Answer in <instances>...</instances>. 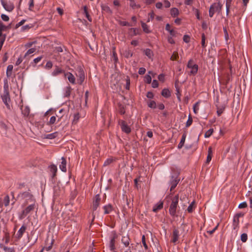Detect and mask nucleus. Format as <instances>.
Listing matches in <instances>:
<instances>
[{"label":"nucleus","instance_id":"f257e3e1","mask_svg":"<svg viewBox=\"0 0 252 252\" xmlns=\"http://www.w3.org/2000/svg\"><path fill=\"white\" fill-rule=\"evenodd\" d=\"M18 197L21 198L22 199L25 200V202L24 204L27 205L29 203H34L35 202V200L33 198V195L31 194V193L29 191H25L23 192L20 193Z\"/></svg>","mask_w":252,"mask_h":252},{"label":"nucleus","instance_id":"f03ea898","mask_svg":"<svg viewBox=\"0 0 252 252\" xmlns=\"http://www.w3.org/2000/svg\"><path fill=\"white\" fill-rule=\"evenodd\" d=\"M1 98L3 103L6 105V106L7 107H9L8 102H9L10 98L8 91V85L6 80L4 82V83L3 93L1 95Z\"/></svg>","mask_w":252,"mask_h":252},{"label":"nucleus","instance_id":"7ed1b4c3","mask_svg":"<svg viewBox=\"0 0 252 252\" xmlns=\"http://www.w3.org/2000/svg\"><path fill=\"white\" fill-rule=\"evenodd\" d=\"M222 5L220 2L213 3L210 7L209 14L210 17H212L215 12L220 14L221 11Z\"/></svg>","mask_w":252,"mask_h":252},{"label":"nucleus","instance_id":"20e7f679","mask_svg":"<svg viewBox=\"0 0 252 252\" xmlns=\"http://www.w3.org/2000/svg\"><path fill=\"white\" fill-rule=\"evenodd\" d=\"M179 196L175 195L172 199V202L170 206L169 211L170 214L174 216L176 215L177 207L178 204Z\"/></svg>","mask_w":252,"mask_h":252},{"label":"nucleus","instance_id":"39448f33","mask_svg":"<svg viewBox=\"0 0 252 252\" xmlns=\"http://www.w3.org/2000/svg\"><path fill=\"white\" fill-rule=\"evenodd\" d=\"M187 67L190 69V75H194L197 73L198 69V65L194 64L192 60H190L188 62Z\"/></svg>","mask_w":252,"mask_h":252},{"label":"nucleus","instance_id":"423d86ee","mask_svg":"<svg viewBox=\"0 0 252 252\" xmlns=\"http://www.w3.org/2000/svg\"><path fill=\"white\" fill-rule=\"evenodd\" d=\"M35 207V202L31 203V204L27 206L22 213V215L20 216V219H22L24 218L28 214L31 212L33 211Z\"/></svg>","mask_w":252,"mask_h":252},{"label":"nucleus","instance_id":"0eeeda50","mask_svg":"<svg viewBox=\"0 0 252 252\" xmlns=\"http://www.w3.org/2000/svg\"><path fill=\"white\" fill-rule=\"evenodd\" d=\"M0 2L4 9L8 12L12 11L14 8V4L10 1L7 2L5 0H1Z\"/></svg>","mask_w":252,"mask_h":252},{"label":"nucleus","instance_id":"6e6552de","mask_svg":"<svg viewBox=\"0 0 252 252\" xmlns=\"http://www.w3.org/2000/svg\"><path fill=\"white\" fill-rule=\"evenodd\" d=\"M119 125L120 126L122 130L126 133H129L131 131L130 127L123 120L119 121Z\"/></svg>","mask_w":252,"mask_h":252},{"label":"nucleus","instance_id":"1a4fd4ad","mask_svg":"<svg viewBox=\"0 0 252 252\" xmlns=\"http://www.w3.org/2000/svg\"><path fill=\"white\" fill-rule=\"evenodd\" d=\"M179 181L180 179L176 176H171L169 182V184L171 186L170 191H172L176 188Z\"/></svg>","mask_w":252,"mask_h":252},{"label":"nucleus","instance_id":"9d476101","mask_svg":"<svg viewBox=\"0 0 252 252\" xmlns=\"http://www.w3.org/2000/svg\"><path fill=\"white\" fill-rule=\"evenodd\" d=\"M101 201V198L99 194H96L94 198L93 203V211L96 210L98 207L99 206Z\"/></svg>","mask_w":252,"mask_h":252},{"label":"nucleus","instance_id":"9b49d317","mask_svg":"<svg viewBox=\"0 0 252 252\" xmlns=\"http://www.w3.org/2000/svg\"><path fill=\"white\" fill-rule=\"evenodd\" d=\"M76 75L79 77V79L77 80L78 83L80 85L82 84L85 78L84 72L82 68H80L79 69L78 74Z\"/></svg>","mask_w":252,"mask_h":252},{"label":"nucleus","instance_id":"f8f14e48","mask_svg":"<svg viewBox=\"0 0 252 252\" xmlns=\"http://www.w3.org/2000/svg\"><path fill=\"white\" fill-rule=\"evenodd\" d=\"M179 237V231L177 229H174L173 231L172 239L171 242L176 243L178 240Z\"/></svg>","mask_w":252,"mask_h":252},{"label":"nucleus","instance_id":"ddd939ff","mask_svg":"<svg viewBox=\"0 0 252 252\" xmlns=\"http://www.w3.org/2000/svg\"><path fill=\"white\" fill-rule=\"evenodd\" d=\"M64 76L67 77L68 81L72 84L75 83V78L74 75L70 72L64 73Z\"/></svg>","mask_w":252,"mask_h":252},{"label":"nucleus","instance_id":"4468645a","mask_svg":"<svg viewBox=\"0 0 252 252\" xmlns=\"http://www.w3.org/2000/svg\"><path fill=\"white\" fill-rule=\"evenodd\" d=\"M116 237H117V236L116 234H114L113 236H112L110 237L109 247H110V249L111 251H113L115 249V239H116Z\"/></svg>","mask_w":252,"mask_h":252},{"label":"nucleus","instance_id":"2eb2a0df","mask_svg":"<svg viewBox=\"0 0 252 252\" xmlns=\"http://www.w3.org/2000/svg\"><path fill=\"white\" fill-rule=\"evenodd\" d=\"M26 230V226L24 225H22V227L19 229L16 234V237H17L18 239H20L21 238H22Z\"/></svg>","mask_w":252,"mask_h":252},{"label":"nucleus","instance_id":"dca6fc26","mask_svg":"<svg viewBox=\"0 0 252 252\" xmlns=\"http://www.w3.org/2000/svg\"><path fill=\"white\" fill-rule=\"evenodd\" d=\"M62 73H65L64 70H63L61 68L59 67V66H56L55 69L52 73V75L54 76H56Z\"/></svg>","mask_w":252,"mask_h":252},{"label":"nucleus","instance_id":"f3484780","mask_svg":"<svg viewBox=\"0 0 252 252\" xmlns=\"http://www.w3.org/2000/svg\"><path fill=\"white\" fill-rule=\"evenodd\" d=\"M62 160L61 164L59 165V167L62 171L65 172L66 171V161L64 157L62 158Z\"/></svg>","mask_w":252,"mask_h":252},{"label":"nucleus","instance_id":"a211bd4d","mask_svg":"<svg viewBox=\"0 0 252 252\" xmlns=\"http://www.w3.org/2000/svg\"><path fill=\"white\" fill-rule=\"evenodd\" d=\"M122 243L126 246L128 247L129 245L130 239L128 235L123 236L122 238Z\"/></svg>","mask_w":252,"mask_h":252},{"label":"nucleus","instance_id":"6ab92c4d","mask_svg":"<svg viewBox=\"0 0 252 252\" xmlns=\"http://www.w3.org/2000/svg\"><path fill=\"white\" fill-rule=\"evenodd\" d=\"M162 207L163 203L162 202H158L153 207V211L157 212L158 210H160Z\"/></svg>","mask_w":252,"mask_h":252},{"label":"nucleus","instance_id":"aec40b11","mask_svg":"<svg viewBox=\"0 0 252 252\" xmlns=\"http://www.w3.org/2000/svg\"><path fill=\"white\" fill-rule=\"evenodd\" d=\"M0 248L2 249L4 252H15V249L14 248L7 247L4 246L3 244L0 245Z\"/></svg>","mask_w":252,"mask_h":252},{"label":"nucleus","instance_id":"412c9836","mask_svg":"<svg viewBox=\"0 0 252 252\" xmlns=\"http://www.w3.org/2000/svg\"><path fill=\"white\" fill-rule=\"evenodd\" d=\"M50 171L52 173V178H53L56 176V173L57 171V166L55 165H51L50 166Z\"/></svg>","mask_w":252,"mask_h":252},{"label":"nucleus","instance_id":"4be33fe9","mask_svg":"<svg viewBox=\"0 0 252 252\" xmlns=\"http://www.w3.org/2000/svg\"><path fill=\"white\" fill-rule=\"evenodd\" d=\"M165 30L167 31L171 36H175L176 32L173 30L171 29L170 25L167 24L165 26Z\"/></svg>","mask_w":252,"mask_h":252},{"label":"nucleus","instance_id":"5701e85b","mask_svg":"<svg viewBox=\"0 0 252 252\" xmlns=\"http://www.w3.org/2000/svg\"><path fill=\"white\" fill-rule=\"evenodd\" d=\"M239 220L238 219L233 218V228L234 230H237L239 227Z\"/></svg>","mask_w":252,"mask_h":252},{"label":"nucleus","instance_id":"b1692460","mask_svg":"<svg viewBox=\"0 0 252 252\" xmlns=\"http://www.w3.org/2000/svg\"><path fill=\"white\" fill-rule=\"evenodd\" d=\"M21 110H22V114L25 117H27L29 116L30 112V109L28 107L26 106L24 108H22Z\"/></svg>","mask_w":252,"mask_h":252},{"label":"nucleus","instance_id":"393cba45","mask_svg":"<svg viewBox=\"0 0 252 252\" xmlns=\"http://www.w3.org/2000/svg\"><path fill=\"white\" fill-rule=\"evenodd\" d=\"M179 14V11L177 8H172L170 10V14L173 17L177 16Z\"/></svg>","mask_w":252,"mask_h":252},{"label":"nucleus","instance_id":"a878e982","mask_svg":"<svg viewBox=\"0 0 252 252\" xmlns=\"http://www.w3.org/2000/svg\"><path fill=\"white\" fill-rule=\"evenodd\" d=\"M103 209L104 210V214H108L112 211V207L110 204H108L103 206Z\"/></svg>","mask_w":252,"mask_h":252},{"label":"nucleus","instance_id":"bb28decb","mask_svg":"<svg viewBox=\"0 0 252 252\" xmlns=\"http://www.w3.org/2000/svg\"><path fill=\"white\" fill-rule=\"evenodd\" d=\"M161 95L166 98H168L170 96V93L168 89H164L162 91Z\"/></svg>","mask_w":252,"mask_h":252},{"label":"nucleus","instance_id":"cd10ccee","mask_svg":"<svg viewBox=\"0 0 252 252\" xmlns=\"http://www.w3.org/2000/svg\"><path fill=\"white\" fill-rule=\"evenodd\" d=\"M141 26L143 29V31L146 33H150L151 31L149 29V26L145 23H141Z\"/></svg>","mask_w":252,"mask_h":252},{"label":"nucleus","instance_id":"c85d7f7f","mask_svg":"<svg viewBox=\"0 0 252 252\" xmlns=\"http://www.w3.org/2000/svg\"><path fill=\"white\" fill-rule=\"evenodd\" d=\"M13 66L12 65H9L7 67L6 76H7V77H9L10 76H11V75L12 74V71L13 70Z\"/></svg>","mask_w":252,"mask_h":252},{"label":"nucleus","instance_id":"c756f323","mask_svg":"<svg viewBox=\"0 0 252 252\" xmlns=\"http://www.w3.org/2000/svg\"><path fill=\"white\" fill-rule=\"evenodd\" d=\"M185 139H186V134H184L182 135L181 140L179 144H178V148L179 149H181L183 147V146L185 143Z\"/></svg>","mask_w":252,"mask_h":252},{"label":"nucleus","instance_id":"7c9ffc66","mask_svg":"<svg viewBox=\"0 0 252 252\" xmlns=\"http://www.w3.org/2000/svg\"><path fill=\"white\" fill-rule=\"evenodd\" d=\"M84 13L86 17L88 19V20L90 22H92V18L90 17L88 12V8L86 6H84Z\"/></svg>","mask_w":252,"mask_h":252},{"label":"nucleus","instance_id":"2f4dec72","mask_svg":"<svg viewBox=\"0 0 252 252\" xmlns=\"http://www.w3.org/2000/svg\"><path fill=\"white\" fill-rule=\"evenodd\" d=\"M42 59V56H39L37 58L34 59L32 63H31L32 65L35 67L37 63H38Z\"/></svg>","mask_w":252,"mask_h":252},{"label":"nucleus","instance_id":"473e14b6","mask_svg":"<svg viewBox=\"0 0 252 252\" xmlns=\"http://www.w3.org/2000/svg\"><path fill=\"white\" fill-rule=\"evenodd\" d=\"M129 5L133 9L139 8L140 7V5L139 4H137L135 2L134 0H131L130 1Z\"/></svg>","mask_w":252,"mask_h":252},{"label":"nucleus","instance_id":"72a5a7b5","mask_svg":"<svg viewBox=\"0 0 252 252\" xmlns=\"http://www.w3.org/2000/svg\"><path fill=\"white\" fill-rule=\"evenodd\" d=\"M145 55L150 59L152 58L153 54L152 50L150 49H146L144 51Z\"/></svg>","mask_w":252,"mask_h":252},{"label":"nucleus","instance_id":"f704fd0d","mask_svg":"<svg viewBox=\"0 0 252 252\" xmlns=\"http://www.w3.org/2000/svg\"><path fill=\"white\" fill-rule=\"evenodd\" d=\"M36 51V49L35 48H32L29 49L27 52L25 53L24 58H26L29 55L34 53Z\"/></svg>","mask_w":252,"mask_h":252},{"label":"nucleus","instance_id":"c9c22d12","mask_svg":"<svg viewBox=\"0 0 252 252\" xmlns=\"http://www.w3.org/2000/svg\"><path fill=\"white\" fill-rule=\"evenodd\" d=\"M57 136V133L54 132L46 135L45 138L49 139H52L56 138Z\"/></svg>","mask_w":252,"mask_h":252},{"label":"nucleus","instance_id":"e433bc0d","mask_svg":"<svg viewBox=\"0 0 252 252\" xmlns=\"http://www.w3.org/2000/svg\"><path fill=\"white\" fill-rule=\"evenodd\" d=\"M102 10L106 12L111 13L112 11L110 9V7L106 5H101Z\"/></svg>","mask_w":252,"mask_h":252},{"label":"nucleus","instance_id":"4c0bfd02","mask_svg":"<svg viewBox=\"0 0 252 252\" xmlns=\"http://www.w3.org/2000/svg\"><path fill=\"white\" fill-rule=\"evenodd\" d=\"M32 27H33V25L32 24L26 25L25 26H23L21 28V31L25 32V31H28L29 29H30Z\"/></svg>","mask_w":252,"mask_h":252},{"label":"nucleus","instance_id":"58836bf2","mask_svg":"<svg viewBox=\"0 0 252 252\" xmlns=\"http://www.w3.org/2000/svg\"><path fill=\"white\" fill-rule=\"evenodd\" d=\"M10 202V198L9 196L8 195H6L4 199H3V202L5 206H8Z\"/></svg>","mask_w":252,"mask_h":252},{"label":"nucleus","instance_id":"ea45409f","mask_svg":"<svg viewBox=\"0 0 252 252\" xmlns=\"http://www.w3.org/2000/svg\"><path fill=\"white\" fill-rule=\"evenodd\" d=\"M194 201H192L191 204L188 206L187 210L189 213H191L192 212L193 209H194Z\"/></svg>","mask_w":252,"mask_h":252},{"label":"nucleus","instance_id":"a19ab883","mask_svg":"<svg viewBox=\"0 0 252 252\" xmlns=\"http://www.w3.org/2000/svg\"><path fill=\"white\" fill-rule=\"evenodd\" d=\"M213 129L210 128L208 130H207L204 135L205 137L208 138L213 133Z\"/></svg>","mask_w":252,"mask_h":252},{"label":"nucleus","instance_id":"79ce46f5","mask_svg":"<svg viewBox=\"0 0 252 252\" xmlns=\"http://www.w3.org/2000/svg\"><path fill=\"white\" fill-rule=\"evenodd\" d=\"M205 39L206 37L205 34L203 33L201 35V45L204 48L206 46L205 44Z\"/></svg>","mask_w":252,"mask_h":252},{"label":"nucleus","instance_id":"37998d69","mask_svg":"<svg viewBox=\"0 0 252 252\" xmlns=\"http://www.w3.org/2000/svg\"><path fill=\"white\" fill-rule=\"evenodd\" d=\"M148 106L151 108H155L156 107V103L154 100L150 101L148 103Z\"/></svg>","mask_w":252,"mask_h":252},{"label":"nucleus","instance_id":"c03bdc74","mask_svg":"<svg viewBox=\"0 0 252 252\" xmlns=\"http://www.w3.org/2000/svg\"><path fill=\"white\" fill-rule=\"evenodd\" d=\"M193 112L195 114H197L199 110V102L195 103L193 107Z\"/></svg>","mask_w":252,"mask_h":252},{"label":"nucleus","instance_id":"a18cd8bd","mask_svg":"<svg viewBox=\"0 0 252 252\" xmlns=\"http://www.w3.org/2000/svg\"><path fill=\"white\" fill-rule=\"evenodd\" d=\"M124 55L125 57L129 58L132 56V53L129 50H126L125 52Z\"/></svg>","mask_w":252,"mask_h":252},{"label":"nucleus","instance_id":"49530a36","mask_svg":"<svg viewBox=\"0 0 252 252\" xmlns=\"http://www.w3.org/2000/svg\"><path fill=\"white\" fill-rule=\"evenodd\" d=\"M248 239V235L246 233H243L241 236V240L245 243L247 241Z\"/></svg>","mask_w":252,"mask_h":252},{"label":"nucleus","instance_id":"de8ad7c7","mask_svg":"<svg viewBox=\"0 0 252 252\" xmlns=\"http://www.w3.org/2000/svg\"><path fill=\"white\" fill-rule=\"evenodd\" d=\"M6 26L0 21V37L2 36V31L6 29Z\"/></svg>","mask_w":252,"mask_h":252},{"label":"nucleus","instance_id":"09e8293b","mask_svg":"<svg viewBox=\"0 0 252 252\" xmlns=\"http://www.w3.org/2000/svg\"><path fill=\"white\" fill-rule=\"evenodd\" d=\"M178 58V54L177 52H174L170 58V60L172 61L176 60Z\"/></svg>","mask_w":252,"mask_h":252},{"label":"nucleus","instance_id":"8fccbe9b","mask_svg":"<svg viewBox=\"0 0 252 252\" xmlns=\"http://www.w3.org/2000/svg\"><path fill=\"white\" fill-rule=\"evenodd\" d=\"M56 121V116H52L50 118V121L48 123V125H51L55 124Z\"/></svg>","mask_w":252,"mask_h":252},{"label":"nucleus","instance_id":"3c124183","mask_svg":"<svg viewBox=\"0 0 252 252\" xmlns=\"http://www.w3.org/2000/svg\"><path fill=\"white\" fill-rule=\"evenodd\" d=\"M192 123V119L190 115H189V119L186 123V127L189 126Z\"/></svg>","mask_w":252,"mask_h":252},{"label":"nucleus","instance_id":"603ef678","mask_svg":"<svg viewBox=\"0 0 252 252\" xmlns=\"http://www.w3.org/2000/svg\"><path fill=\"white\" fill-rule=\"evenodd\" d=\"M54 190L55 195L57 196H59V193L58 192V190H60V187L58 186H55Z\"/></svg>","mask_w":252,"mask_h":252},{"label":"nucleus","instance_id":"864d4df0","mask_svg":"<svg viewBox=\"0 0 252 252\" xmlns=\"http://www.w3.org/2000/svg\"><path fill=\"white\" fill-rule=\"evenodd\" d=\"M113 161L112 158H108L104 162L103 165L107 166L111 163Z\"/></svg>","mask_w":252,"mask_h":252},{"label":"nucleus","instance_id":"5fc2aeb1","mask_svg":"<svg viewBox=\"0 0 252 252\" xmlns=\"http://www.w3.org/2000/svg\"><path fill=\"white\" fill-rule=\"evenodd\" d=\"M26 22V20H21L20 22H19L18 23H17L16 25H15V29H18L19 27H20V26H21L22 25H23L25 22Z\"/></svg>","mask_w":252,"mask_h":252},{"label":"nucleus","instance_id":"6e6d98bb","mask_svg":"<svg viewBox=\"0 0 252 252\" xmlns=\"http://www.w3.org/2000/svg\"><path fill=\"white\" fill-rule=\"evenodd\" d=\"M79 119V116L78 114H76L74 116V119L73 120V123L75 124L77 123L78 120Z\"/></svg>","mask_w":252,"mask_h":252},{"label":"nucleus","instance_id":"4d7b16f0","mask_svg":"<svg viewBox=\"0 0 252 252\" xmlns=\"http://www.w3.org/2000/svg\"><path fill=\"white\" fill-rule=\"evenodd\" d=\"M53 63L51 61H48L47 62L45 65V68L47 69H51L52 67Z\"/></svg>","mask_w":252,"mask_h":252},{"label":"nucleus","instance_id":"13d9d810","mask_svg":"<svg viewBox=\"0 0 252 252\" xmlns=\"http://www.w3.org/2000/svg\"><path fill=\"white\" fill-rule=\"evenodd\" d=\"M142 244L144 247V248L146 249H148V246L146 244V240H145V237L144 235H143L142 236Z\"/></svg>","mask_w":252,"mask_h":252},{"label":"nucleus","instance_id":"bf43d9fd","mask_svg":"<svg viewBox=\"0 0 252 252\" xmlns=\"http://www.w3.org/2000/svg\"><path fill=\"white\" fill-rule=\"evenodd\" d=\"M145 81L148 84L151 83L152 81V78L151 76H150L149 75H146L145 76Z\"/></svg>","mask_w":252,"mask_h":252},{"label":"nucleus","instance_id":"052dcab7","mask_svg":"<svg viewBox=\"0 0 252 252\" xmlns=\"http://www.w3.org/2000/svg\"><path fill=\"white\" fill-rule=\"evenodd\" d=\"M247 207V204L246 202H243L241 203L238 206V207L240 209L245 208H246Z\"/></svg>","mask_w":252,"mask_h":252},{"label":"nucleus","instance_id":"680f3d73","mask_svg":"<svg viewBox=\"0 0 252 252\" xmlns=\"http://www.w3.org/2000/svg\"><path fill=\"white\" fill-rule=\"evenodd\" d=\"M71 93V88L70 87H68L66 88V90L65 91V96H68L70 95Z\"/></svg>","mask_w":252,"mask_h":252},{"label":"nucleus","instance_id":"e2e57ef3","mask_svg":"<svg viewBox=\"0 0 252 252\" xmlns=\"http://www.w3.org/2000/svg\"><path fill=\"white\" fill-rule=\"evenodd\" d=\"M1 18L4 21H8L9 19V17L4 14L1 15Z\"/></svg>","mask_w":252,"mask_h":252},{"label":"nucleus","instance_id":"0e129e2a","mask_svg":"<svg viewBox=\"0 0 252 252\" xmlns=\"http://www.w3.org/2000/svg\"><path fill=\"white\" fill-rule=\"evenodd\" d=\"M152 86L154 88H157L158 86V81L156 80H154L153 81Z\"/></svg>","mask_w":252,"mask_h":252},{"label":"nucleus","instance_id":"69168bd1","mask_svg":"<svg viewBox=\"0 0 252 252\" xmlns=\"http://www.w3.org/2000/svg\"><path fill=\"white\" fill-rule=\"evenodd\" d=\"M119 112L121 114L124 115L125 113V110L124 109V107L122 105L119 106Z\"/></svg>","mask_w":252,"mask_h":252},{"label":"nucleus","instance_id":"338daca9","mask_svg":"<svg viewBox=\"0 0 252 252\" xmlns=\"http://www.w3.org/2000/svg\"><path fill=\"white\" fill-rule=\"evenodd\" d=\"M190 37L188 35H185L183 37V40L186 43H189V42Z\"/></svg>","mask_w":252,"mask_h":252},{"label":"nucleus","instance_id":"774afa93","mask_svg":"<svg viewBox=\"0 0 252 252\" xmlns=\"http://www.w3.org/2000/svg\"><path fill=\"white\" fill-rule=\"evenodd\" d=\"M146 72V69L144 67H140L139 69L138 73L140 75L144 74Z\"/></svg>","mask_w":252,"mask_h":252}]
</instances>
